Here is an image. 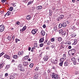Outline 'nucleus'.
<instances>
[{"label": "nucleus", "instance_id": "obj_12", "mask_svg": "<svg viewBox=\"0 0 79 79\" xmlns=\"http://www.w3.org/2000/svg\"><path fill=\"white\" fill-rule=\"evenodd\" d=\"M19 69L20 71H22V72H24L25 71V68H22L21 69Z\"/></svg>", "mask_w": 79, "mask_h": 79}, {"label": "nucleus", "instance_id": "obj_8", "mask_svg": "<svg viewBox=\"0 0 79 79\" xmlns=\"http://www.w3.org/2000/svg\"><path fill=\"white\" fill-rule=\"evenodd\" d=\"M40 33L41 35H42V36H44V35H45V31L43 30L41 31L40 32Z\"/></svg>", "mask_w": 79, "mask_h": 79}, {"label": "nucleus", "instance_id": "obj_50", "mask_svg": "<svg viewBox=\"0 0 79 79\" xmlns=\"http://www.w3.org/2000/svg\"><path fill=\"white\" fill-rule=\"evenodd\" d=\"M16 24H17V25H19L20 24V22H17L16 23Z\"/></svg>", "mask_w": 79, "mask_h": 79}, {"label": "nucleus", "instance_id": "obj_38", "mask_svg": "<svg viewBox=\"0 0 79 79\" xmlns=\"http://www.w3.org/2000/svg\"><path fill=\"white\" fill-rule=\"evenodd\" d=\"M33 66H34V64H33L31 63L30 64V68H32Z\"/></svg>", "mask_w": 79, "mask_h": 79}, {"label": "nucleus", "instance_id": "obj_5", "mask_svg": "<svg viewBox=\"0 0 79 79\" xmlns=\"http://www.w3.org/2000/svg\"><path fill=\"white\" fill-rule=\"evenodd\" d=\"M27 27H26V26H25L23 27V29L21 30L20 29V32H23V31H25V30L26 29Z\"/></svg>", "mask_w": 79, "mask_h": 79}, {"label": "nucleus", "instance_id": "obj_35", "mask_svg": "<svg viewBox=\"0 0 79 79\" xmlns=\"http://www.w3.org/2000/svg\"><path fill=\"white\" fill-rule=\"evenodd\" d=\"M62 26H63V25L61 23H60L59 25V27L60 28H61Z\"/></svg>", "mask_w": 79, "mask_h": 79}, {"label": "nucleus", "instance_id": "obj_25", "mask_svg": "<svg viewBox=\"0 0 79 79\" xmlns=\"http://www.w3.org/2000/svg\"><path fill=\"white\" fill-rule=\"evenodd\" d=\"M62 26L63 27H66V23L64 22L62 24Z\"/></svg>", "mask_w": 79, "mask_h": 79}, {"label": "nucleus", "instance_id": "obj_27", "mask_svg": "<svg viewBox=\"0 0 79 79\" xmlns=\"http://www.w3.org/2000/svg\"><path fill=\"white\" fill-rule=\"evenodd\" d=\"M66 54H63V58H65V59L66 60Z\"/></svg>", "mask_w": 79, "mask_h": 79}, {"label": "nucleus", "instance_id": "obj_18", "mask_svg": "<svg viewBox=\"0 0 79 79\" xmlns=\"http://www.w3.org/2000/svg\"><path fill=\"white\" fill-rule=\"evenodd\" d=\"M48 57L45 56L44 57V61H47L48 60Z\"/></svg>", "mask_w": 79, "mask_h": 79}, {"label": "nucleus", "instance_id": "obj_7", "mask_svg": "<svg viewBox=\"0 0 79 79\" xmlns=\"http://www.w3.org/2000/svg\"><path fill=\"white\" fill-rule=\"evenodd\" d=\"M4 57L5 58H7L8 60H10V57L8 55H4Z\"/></svg>", "mask_w": 79, "mask_h": 79}, {"label": "nucleus", "instance_id": "obj_4", "mask_svg": "<svg viewBox=\"0 0 79 79\" xmlns=\"http://www.w3.org/2000/svg\"><path fill=\"white\" fill-rule=\"evenodd\" d=\"M37 30H36V29H33L31 31V34H33V35H35V34L37 33Z\"/></svg>", "mask_w": 79, "mask_h": 79}, {"label": "nucleus", "instance_id": "obj_33", "mask_svg": "<svg viewBox=\"0 0 79 79\" xmlns=\"http://www.w3.org/2000/svg\"><path fill=\"white\" fill-rule=\"evenodd\" d=\"M38 78V76L35 75L34 76V78L35 79H37Z\"/></svg>", "mask_w": 79, "mask_h": 79}, {"label": "nucleus", "instance_id": "obj_14", "mask_svg": "<svg viewBox=\"0 0 79 79\" xmlns=\"http://www.w3.org/2000/svg\"><path fill=\"white\" fill-rule=\"evenodd\" d=\"M65 60V58H62L60 59V62L63 63Z\"/></svg>", "mask_w": 79, "mask_h": 79}, {"label": "nucleus", "instance_id": "obj_21", "mask_svg": "<svg viewBox=\"0 0 79 79\" xmlns=\"http://www.w3.org/2000/svg\"><path fill=\"white\" fill-rule=\"evenodd\" d=\"M54 30L55 31H58V28H57V26L54 27Z\"/></svg>", "mask_w": 79, "mask_h": 79}, {"label": "nucleus", "instance_id": "obj_62", "mask_svg": "<svg viewBox=\"0 0 79 79\" xmlns=\"http://www.w3.org/2000/svg\"><path fill=\"white\" fill-rule=\"evenodd\" d=\"M15 60H14L13 59L12 60V63H15Z\"/></svg>", "mask_w": 79, "mask_h": 79}, {"label": "nucleus", "instance_id": "obj_54", "mask_svg": "<svg viewBox=\"0 0 79 79\" xmlns=\"http://www.w3.org/2000/svg\"><path fill=\"white\" fill-rule=\"evenodd\" d=\"M8 76V73H6L5 74V76L6 77H7V76Z\"/></svg>", "mask_w": 79, "mask_h": 79}, {"label": "nucleus", "instance_id": "obj_13", "mask_svg": "<svg viewBox=\"0 0 79 79\" xmlns=\"http://www.w3.org/2000/svg\"><path fill=\"white\" fill-rule=\"evenodd\" d=\"M10 15H11V12L10 11H8L5 15L4 16H6V15H7V16H9Z\"/></svg>", "mask_w": 79, "mask_h": 79}, {"label": "nucleus", "instance_id": "obj_47", "mask_svg": "<svg viewBox=\"0 0 79 79\" xmlns=\"http://www.w3.org/2000/svg\"><path fill=\"white\" fill-rule=\"evenodd\" d=\"M56 20H57V21H60V20H61V19H60V17H59L57 18Z\"/></svg>", "mask_w": 79, "mask_h": 79}, {"label": "nucleus", "instance_id": "obj_31", "mask_svg": "<svg viewBox=\"0 0 79 79\" xmlns=\"http://www.w3.org/2000/svg\"><path fill=\"white\" fill-rule=\"evenodd\" d=\"M18 56L17 55H14L13 57V58L14 59H16L18 58Z\"/></svg>", "mask_w": 79, "mask_h": 79}, {"label": "nucleus", "instance_id": "obj_24", "mask_svg": "<svg viewBox=\"0 0 79 79\" xmlns=\"http://www.w3.org/2000/svg\"><path fill=\"white\" fill-rule=\"evenodd\" d=\"M59 18L60 19H63V18H64V15H60L59 16Z\"/></svg>", "mask_w": 79, "mask_h": 79}, {"label": "nucleus", "instance_id": "obj_20", "mask_svg": "<svg viewBox=\"0 0 79 79\" xmlns=\"http://www.w3.org/2000/svg\"><path fill=\"white\" fill-rule=\"evenodd\" d=\"M70 35L72 37H76V33H73L71 34Z\"/></svg>", "mask_w": 79, "mask_h": 79}, {"label": "nucleus", "instance_id": "obj_15", "mask_svg": "<svg viewBox=\"0 0 79 79\" xmlns=\"http://www.w3.org/2000/svg\"><path fill=\"white\" fill-rule=\"evenodd\" d=\"M18 69L19 68H19L21 69V68H23V65L22 64H19L18 66Z\"/></svg>", "mask_w": 79, "mask_h": 79}, {"label": "nucleus", "instance_id": "obj_11", "mask_svg": "<svg viewBox=\"0 0 79 79\" xmlns=\"http://www.w3.org/2000/svg\"><path fill=\"white\" fill-rule=\"evenodd\" d=\"M31 15H28L26 17V19L27 20H29L31 19Z\"/></svg>", "mask_w": 79, "mask_h": 79}, {"label": "nucleus", "instance_id": "obj_63", "mask_svg": "<svg viewBox=\"0 0 79 79\" xmlns=\"http://www.w3.org/2000/svg\"><path fill=\"white\" fill-rule=\"evenodd\" d=\"M31 47H29L28 48V51H30L31 50Z\"/></svg>", "mask_w": 79, "mask_h": 79}, {"label": "nucleus", "instance_id": "obj_19", "mask_svg": "<svg viewBox=\"0 0 79 79\" xmlns=\"http://www.w3.org/2000/svg\"><path fill=\"white\" fill-rule=\"evenodd\" d=\"M69 64L68 62H65L64 63V66L66 67V66H68Z\"/></svg>", "mask_w": 79, "mask_h": 79}, {"label": "nucleus", "instance_id": "obj_28", "mask_svg": "<svg viewBox=\"0 0 79 79\" xmlns=\"http://www.w3.org/2000/svg\"><path fill=\"white\" fill-rule=\"evenodd\" d=\"M71 43L70 41H68L66 43H65V44H68V45H71Z\"/></svg>", "mask_w": 79, "mask_h": 79}, {"label": "nucleus", "instance_id": "obj_39", "mask_svg": "<svg viewBox=\"0 0 79 79\" xmlns=\"http://www.w3.org/2000/svg\"><path fill=\"white\" fill-rule=\"evenodd\" d=\"M11 75L16 78V76H16V74L15 73H12Z\"/></svg>", "mask_w": 79, "mask_h": 79}, {"label": "nucleus", "instance_id": "obj_56", "mask_svg": "<svg viewBox=\"0 0 79 79\" xmlns=\"http://www.w3.org/2000/svg\"><path fill=\"white\" fill-rule=\"evenodd\" d=\"M15 35H14L13 36L12 39H13V40H14V39H15Z\"/></svg>", "mask_w": 79, "mask_h": 79}, {"label": "nucleus", "instance_id": "obj_40", "mask_svg": "<svg viewBox=\"0 0 79 79\" xmlns=\"http://www.w3.org/2000/svg\"><path fill=\"white\" fill-rule=\"evenodd\" d=\"M4 54H5V53H3V52H2L0 54V57H1V56H2L3 55H4Z\"/></svg>", "mask_w": 79, "mask_h": 79}, {"label": "nucleus", "instance_id": "obj_36", "mask_svg": "<svg viewBox=\"0 0 79 79\" xmlns=\"http://www.w3.org/2000/svg\"><path fill=\"white\" fill-rule=\"evenodd\" d=\"M5 64V62H1V64H1V66H3V65H4Z\"/></svg>", "mask_w": 79, "mask_h": 79}, {"label": "nucleus", "instance_id": "obj_2", "mask_svg": "<svg viewBox=\"0 0 79 79\" xmlns=\"http://www.w3.org/2000/svg\"><path fill=\"white\" fill-rule=\"evenodd\" d=\"M70 52L71 53V55L73 56L76 53V50L74 49H72L70 50Z\"/></svg>", "mask_w": 79, "mask_h": 79}, {"label": "nucleus", "instance_id": "obj_64", "mask_svg": "<svg viewBox=\"0 0 79 79\" xmlns=\"http://www.w3.org/2000/svg\"><path fill=\"white\" fill-rule=\"evenodd\" d=\"M54 47H55L54 46L52 45V46H51V48H54Z\"/></svg>", "mask_w": 79, "mask_h": 79}, {"label": "nucleus", "instance_id": "obj_55", "mask_svg": "<svg viewBox=\"0 0 79 79\" xmlns=\"http://www.w3.org/2000/svg\"><path fill=\"white\" fill-rule=\"evenodd\" d=\"M46 50H50V47H47L46 48Z\"/></svg>", "mask_w": 79, "mask_h": 79}, {"label": "nucleus", "instance_id": "obj_3", "mask_svg": "<svg viewBox=\"0 0 79 79\" xmlns=\"http://www.w3.org/2000/svg\"><path fill=\"white\" fill-rule=\"evenodd\" d=\"M5 30V27L3 25L0 26V32H3Z\"/></svg>", "mask_w": 79, "mask_h": 79}, {"label": "nucleus", "instance_id": "obj_23", "mask_svg": "<svg viewBox=\"0 0 79 79\" xmlns=\"http://www.w3.org/2000/svg\"><path fill=\"white\" fill-rule=\"evenodd\" d=\"M13 8L12 7H10L9 9V10L10 11H13Z\"/></svg>", "mask_w": 79, "mask_h": 79}, {"label": "nucleus", "instance_id": "obj_30", "mask_svg": "<svg viewBox=\"0 0 79 79\" xmlns=\"http://www.w3.org/2000/svg\"><path fill=\"white\" fill-rule=\"evenodd\" d=\"M11 5H13V6L14 7H15V6H16V3H12L11 4Z\"/></svg>", "mask_w": 79, "mask_h": 79}, {"label": "nucleus", "instance_id": "obj_32", "mask_svg": "<svg viewBox=\"0 0 79 79\" xmlns=\"http://www.w3.org/2000/svg\"><path fill=\"white\" fill-rule=\"evenodd\" d=\"M71 61H73V62L75 61H76V59L75 58H74V57L72 58L71 59Z\"/></svg>", "mask_w": 79, "mask_h": 79}, {"label": "nucleus", "instance_id": "obj_42", "mask_svg": "<svg viewBox=\"0 0 79 79\" xmlns=\"http://www.w3.org/2000/svg\"><path fill=\"white\" fill-rule=\"evenodd\" d=\"M7 39L9 40H10L11 39V38L10 36H9L7 38Z\"/></svg>", "mask_w": 79, "mask_h": 79}, {"label": "nucleus", "instance_id": "obj_22", "mask_svg": "<svg viewBox=\"0 0 79 79\" xmlns=\"http://www.w3.org/2000/svg\"><path fill=\"white\" fill-rule=\"evenodd\" d=\"M66 34V33L65 31H63L62 33V35L64 36Z\"/></svg>", "mask_w": 79, "mask_h": 79}, {"label": "nucleus", "instance_id": "obj_34", "mask_svg": "<svg viewBox=\"0 0 79 79\" xmlns=\"http://www.w3.org/2000/svg\"><path fill=\"white\" fill-rule=\"evenodd\" d=\"M32 3V1H30V2H29L27 4V5H30V4H31V3Z\"/></svg>", "mask_w": 79, "mask_h": 79}, {"label": "nucleus", "instance_id": "obj_53", "mask_svg": "<svg viewBox=\"0 0 79 79\" xmlns=\"http://www.w3.org/2000/svg\"><path fill=\"white\" fill-rule=\"evenodd\" d=\"M51 62H52V63H54V60H53V59H51Z\"/></svg>", "mask_w": 79, "mask_h": 79}, {"label": "nucleus", "instance_id": "obj_60", "mask_svg": "<svg viewBox=\"0 0 79 79\" xmlns=\"http://www.w3.org/2000/svg\"><path fill=\"white\" fill-rule=\"evenodd\" d=\"M69 48V49H71V46H69L68 47Z\"/></svg>", "mask_w": 79, "mask_h": 79}, {"label": "nucleus", "instance_id": "obj_51", "mask_svg": "<svg viewBox=\"0 0 79 79\" xmlns=\"http://www.w3.org/2000/svg\"><path fill=\"white\" fill-rule=\"evenodd\" d=\"M43 28H45V27H46V25H45V24H44L43 26Z\"/></svg>", "mask_w": 79, "mask_h": 79}, {"label": "nucleus", "instance_id": "obj_37", "mask_svg": "<svg viewBox=\"0 0 79 79\" xmlns=\"http://www.w3.org/2000/svg\"><path fill=\"white\" fill-rule=\"evenodd\" d=\"M63 64V62H60V63H59V65L60 66H62Z\"/></svg>", "mask_w": 79, "mask_h": 79}, {"label": "nucleus", "instance_id": "obj_1", "mask_svg": "<svg viewBox=\"0 0 79 79\" xmlns=\"http://www.w3.org/2000/svg\"><path fill=\"white\" fill-rule=\"evenodd\" d=\"M51 77L53 79H58V76L57 74H55L54 73H52L51 74Z\"/></svg>", "mask_w": 79, "mask_h": 79}, {"label": "nucleus", "instance_id": "obj_48", "mask_svg": "<svg viewBox=\"0 0 79 79\" xmlns=\"http://www.w3.org/2000/svg\"><path fill=\"white\" fill-rule=\"evenodd\" d=\"M63 31V30L62 29H60V30H59V32L60 33H60H61V32H62Z\"/></svg>", "mask_w": 79, "mask_h": 79}, {"label": "nucleus", "instance_id": "obj_41", "mask_svg": "<svg viewBox=\"0 0 79 79\" xmlns=\"http://www.w3.org/2000/svg\"><path fill=\"white\" fill-rule=\"evenodd\" d=\"M40 47H42L44 46V44L41 43V44H40Z\"/></svg>", "mask_w": 79, "mask_h": 79}, {"label": "nucleus", "instance_id": "obj_17", "mask_svg": "<svg viewBox=\"0 0 79 79\" xmlns=\"http://www.w3.org/2000/svg\"><path fill=\"white\" fill-rule=\"evenodd\" d=\"M73 45H76L77 42V39H75L73 40Z\"/></svg>", "mask_w": 79, "mask_h": 79}, {"label": "nucleus", "instance_id": "obj_52", "mask_svg": "<svg viewBox=\"0 0 79 79\" xmlns=\"http://www.w3.org/2000/svg\"><path fill=\"white\" fill-rule=\"evenodd\" d=\"M19 40H19L18 39H16L15 42H16V43H17V42H18V41H19Z\"/></svg>", "mask_w": 79, "mask_h": 79}, {"label": "nucleus", "instance_id": "obj_43", "mask_svg": "<svg viewBox=\"0 0 79 79\" xmlns=\"http://www.w3.org/2000/svg\"><path fill=\"white\" fill-rule=\"evenodd\" d=\"M39 67H36V69H35V71H38L39 70Z\"/></svg>", "mask_w": 79, "mask_h": 79}, {"label": "nucleus", "instance_id": "obj_29", "mask_svg": "<svg viewBox=\"0 0 79 79\" xmlns=\"http://www.w3.org/2000/svg\"><path fill=\"white\" fill-rule=\"evenodd\" d=\"M65 44V43L64 42H61V43L60 44V45H61V47H62V48H64L63 47V44Z\"/></svg>", "mask_w": 79, "mask_h": 79}, {"label": "nucleus", "instance_id": "obj_46", "mask_svg": "<svg viewBox=\"0 0 79 79\" xmlns=\"http://www.w3.org/2000/svg\"><path fill=\"white\" fill-rule=\"evenodd\" d=\"M6 1V0H2L1 2L2 3H5Z\"/></svg>", "mask_w": 79, "mask_h": 79}, {"label": "nucleus", "instance_id": "obj_61", "mask_svg": "<svg viewBox=\"0 0 79 79\" xmlns=\"http://www.w3.org/2000/svg\"><path fill=\"white\" fill-rule=\"evenodd\" d=\"M4 13V12H3V11H1L0 12V13H1V14H2Z\"/></svg>", "mask_w": 79, "mask_h": 79}, {"label": "nucleus", "instance_id": "obj_59", "mask_svg": "<svg viewBox=\"0 0 79 79\" xmlns=\"http://www.w3.org/2000/svg\"><path fill=\"white\" fill-rule=\"evenodd\" d=\"M47 45H50V42L49 41H48V43H47Z\"/></svg>", "mask_w": 79, "mask_h": 79}, {"label": "nucleus", "instance_id": "obj_6", "mask_svg": "<svg viewBox=\"0 0 79 79\" xmlns=\"http://www.w3.org/2000/svg\"><path fill=\"white\" fill-rule=\"evenodd\" d=\"M18 55L19 56H23L24 55V51H21V52L19 51L18 52Z\"/></svg>", "mask_w": 79, "mask_h": 79}, {"label": "nucleus", "instance_id": "obj_10", "mask_svg": "<svg viewBox=\"0 0 79 79\" xmlns=\"http://www.w3.org/2000/svg\"><path fill=\"white\" fill-rule=\"evenodd\" d=\"M44 38L43 37L40 39L39 40V43H42V42H44Z\"/></svg>", "mask_w": 79, "mask_h": 79}, {"label": "nucleus", "instance_id": "obj_26", "mask_svg": "<svg viewBox=\"0 0 79 79\" xmlns=\"http://www.w3.org/2000/svg\"><path fill=\"white\" fill-rule=\"evenodd\" d=\"M57 40L58 41H59V42H61V40H62V38H61V37H59L58 38V39H57Z\"/></svg>", "mask_w": 79, "mask_h": 79}, {"label": "nucleus", "instance_id": "obj_57", "mask_svg": "<svg viewBox=\"0 0 79 79\" xmlns=\"http://www.w3.org/2000/svg\"><path fill=\"white\" fill-rule=\"evenodd\" d=\"M3 68V66L1 65V64H0V69H2Z\"/></svg>", "mask_w": 79, "mask_h": 79}, {"label": "nucleus", "instance_id": "obj_16", "mask_svg": "<svg viewBox=\"0 0 79 79\" xmlns=\"http://www.w3.org/2000/svg\"><path fill=\"white\" fill-rule=\"evenodd\" d=\"M28 62L26 61H24L23 62V66H27L28 64Z\"/></svg>", "mask_w": 79, "mask_h": 79}, {"label": "nucleus", "instance_id": "obj_58", "mask_svg": "<svg viewBox=\"0 0 79 79\" xmlns=\"http://www.w3.org/2000/svg\"><path fill=\"white\" fill-rule=\"evenodd\" d=\"M48 40H45V42H44V44H47V42Z\"/></svg>", "mask_w": 79, "mask_h": 79}, {"label": "nucleus", "instance_id": "obj_49", "mask_svg": "<svg viewBox=\"0 0 79 79\" xmlns=\"http://www.w3.org/2000/svg\"><path fill=\"white\" fill-rule=\"evenodd\" d=\"M10 68V67L9 66H8V65H6V67L5 69H7L8 68Z\"/></svg>", "mask_w": 79, "mask_h": 79}, {"label": "nucleus", "instance_id": "obj_9", "mask_svg": "<svg viewBox=\"0 0 79 79\" xmlns=\"http://www.w3.org/2000/svg\"><path fill=\"white\" fill-rule=\"evenodd\" d=\"M42 8V6H38L36 7V9L37 10H41Z\"/></svg>", "mask_w": 79, "mask_h": 79}, {"label": "nucleus", "instance_id": "obj_44", "mask_svg": "<svg viewBox=\"0 0 79 79\" xmlns=\"http://www.w3.org/2000/svg\"><path fill=\"white\" fill-rule=\"evenodd\" d=\"M73 63L74 65H76V63H77V62L76 61V60H75V61H73Z\"/></svg>", "mask_w": 79, "mask_h": 79}, {"label": "nucleus", "instance_id": "obj_45", "mask_svg": "<svg viewBox=\"0 0 79 79\" xmlns=\"http://www.w3.org/2000/svg\"><path fill=\"white\" fill-rule=\"evenodd\" d=\"M51 40L52 42H54L55 41V39L54 38H52Z\"/></svg>", "mask_w": 79, "mask_h": 79}]
</instances>
